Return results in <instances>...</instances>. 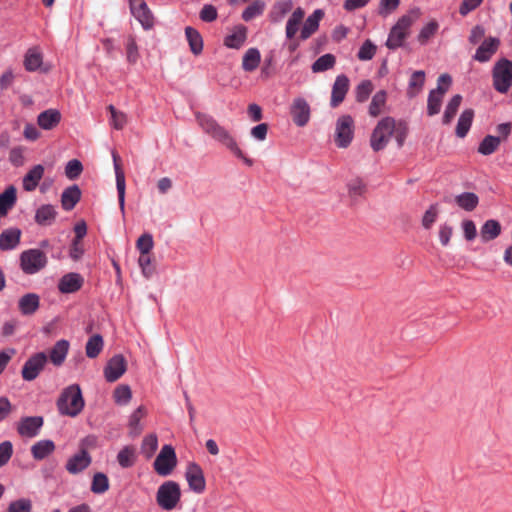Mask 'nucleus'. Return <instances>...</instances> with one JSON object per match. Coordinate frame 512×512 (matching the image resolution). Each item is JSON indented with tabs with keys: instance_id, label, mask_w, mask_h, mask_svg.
I'll return each mask as SVG.
<instances>
[{
	"instance_id": "1",
	"label": "nucleus",
	"mask_w": 512,
	"mask_h": 512,
	"mask_svg": "<svg viewBox=\"0 0 512 512\" xmlns=\"http://www.w3.org/2000/svg\"><path fill=\"white\" fill-rule=\"evenodd\" d=\"M196 120L202 131L212 140L224 146L237 158L241 159L246 165H253V160L245 156L243 151L240 149L236 138L225 126L207 114H196Z\"/></svg>"
},
{
	"instance_id": "2",
	"label": "nucleus",
	"mask_w": 512,
	"mask_h": 512,
	"mask_svg": "<svg viewBox=\"0 0 512 512\" xmlns=\"http://www.w3.org/2000/svg\"><path fill=\"white\" fill-rule=\"evenodd\" d=\"M57 406L59 412L63 415L77 416L84 408V399L80 386L72 384L66 387L57 401Z\"/></svg>"
},
{
	"instance_id": "3",
	"label": "nucleus",
	"mask_w": 512,
	"mask_h": 512,
	"mask_svg": "<svg viewBox=\"0 0 512 512\" xmlns=\"http://www.w3.org/2000/svg\"><path fill=\"white\" fill-rule=\"evenodd\" d=\"M417 18V11L410 12L400 17L390 30L386 41V46L392 50L401 47L409 35L411 26L417 20Z\"/></svg>"
},
{
	"instance_id": "4",
	"label": "nucleus",
	"mask_w": 512,
	"mask_h": 512,
	"mask_svg": "<svg viewBox=\"0 0 512 512\" xmlns=\"http://www.w3.org/2000/svg\"><path fill=\"white\" fill-rule=\"evenodd\" d=\"M181 499L180 485L172 480L162 483L156 493V502L160 508L171 511L177 507Z\"/></svg>"
},
{
	"instance_id": "5",
	"label": "nucleus",
	"mask_w": 512,
	"mask_h": 512,
	"mask_svg": "<svg viewBox=\"0 0 512 512\" xmlns=\"http://www.w3.org/2000/svg\"><path fill=\"white\" fill-rule=\"evenodd\" d=\"M493 86L499 93L505 94L512 86V61L501 58L492 69Z\"/></svg>"
},
{
	"instance_id": "6",
	"label": "nucleus",
	"mask_w": 512,
	"mask_h": 512,
	"mask_svg": "<svg viewBox=\"0 0 512 512\" xmlns=\"http://www.w3.org/2000/svg\"><path fill=\"white\" fill-rule=\"evenodd\" d=\"M395 130V119L392 117H385L381 119L374 128L371 137L370 145L374 151L383 150L388 144L390 138Z\"/></svg>"
},
{
	"instance_id": "7",
	"label": "nucleus",
	"mask_w": 512,
	"mask_h": 512,
	"mask_svg": "<svg viewBox=\"0 0 512 512\" xmlns=\"http://www.w3.org/2000/svg\"><path fill=\"white\" fill-rule=\"evenodd\" d=\"M452 84V78L448 74H442L437 81V87L430 91L427 100V113L429 116L440 112L443 98Z\"/></svg>"
},
{
	"instance_id": "8",
	"label": "nucleus",
	"mask_w": 512,
	"mask_h": 512,
	"mask_svg": "<svg viewBox=\"0 0 512 512\" xmlns=\"http://www.w3.org/2000/svg\"><path fill=\"white\" fill-rule=\"evenodd\" d=\"M21 270L28 275L36 274L46 267L48 259L40 249H28L19 257Z\"/></svg>"
},
{
	"instance_id": "9",
	"label": "nucleus",
	"mask_w": 512,
	"mask_h": 512,
	"mask_svg": "<svg viewBox=\"0 0 512 512\" xmlns=\"http://www.w3.org/2000/svg\"><path fill=\"white\" fill-rule=\"evenodd\" d=\"M176 466L177 456L175 449L169 444L164 445L153 463L155 472L160 476H169Z\"/></svg>"
},
{
	"instance_id": "10",
	"label": "nucleus",
	"mask_w": 512,
	"mask_h": 512,
	"mask_svg": "<svg viewBox=\"0 0 512 512\" xmlns=\"http://www.w3.org/2000/svg\"><path fill=\"white\" fill-rule=\"evenodd\" d=\"M354 120L350 115L340 116L335 124L334 139L337 147L347 148L354 138Z\"/></svg>"
},
{
	"instance_id": "11",
	"label": "nucleus",
	"mask_w": 512,
	"mask_h": 512,
	"mask_svg": "<svg viewBox=\"0 0 512 512\" xmlns=\"http://www.w3.org/2000/svg\"><path fill=\"white\" fill-rule=\"evenodd\" d=\"M185 480L188 483L190 490L197 494L205 491L206 480L203 469L196 462H189L185 469Z\"/></svg>"
},
{
	"instance_id": "12",
	"label": "nucleus",
	"mask_w": 512,
	"mask_h": 512,
	"mask_svg": "<svg viewBox=\"0 0 512 512\" xmlns=\"http://www.w3.org/2000/svg\"><path fill=\"white\" fill-rule=\"evenodd\" d=\"M47 356L43 352L32 355L23 365L21 374L24 380L32 381L40 374L45 364L47 363Z\"/></svg>"
},
{
	"instance_id": "13",
	"label": "nucleus",
	"mask_w": 512,
	"mask_h": 512,
	"mask_svg": "<svg viewBox=\"0 0 512 512\" xmlns=\"http://www.w3.org/2000/svg\"><path fill=\"white\" fill-rule=\"evenodd\" d=\"M132 15L139 21L144 29H150L153 26V15L148 8L145 0H129Z\"/></svg>"
},
{
	"instance_id": "14",
	"label": "nucleus",
	"mask_w": 512,
	"mask_h": 512,
	"mask_svg": "<svg viewBox=\"0 0 512 512\" xmlns=\"http://www.w3.org/2000/svg\"><path fill=\"white\" fill-rule=\"evenodd\" d=\"M500 39L497 37L486 38L480 46L476 49L473 59L480 63H485L491 60L500 47Z\"/></svg>"
},
{
	"instance_id": "15",
	"label": "nucleus",
	"mask_w": 512,
	"mask_h": 512,
	"mask_svg": "<svg viewBox=\"0 0 512 512\" xmlns=\"http://www.w3.org/2000/svg\"><path fill=\"white\" fill-rule=\"evenodd\" d=\"M290 113L293 122L299 127L305 126L310 120V106L303 98L299 97L293 100Z\"/></svg>"
},
{
	"instance_id": "16",
	"label": "nucleus",
	"mask_w": 512,
	"mask_h": 512,
	"mask_svg": "<svg viewBox=\"0 0 512 512\" xmlns=\"http://www.w3.org/2000/svg\"><path fill=\"white\" fill-rule=\"evenodd\" d=\"M127 369V363L122 355L113 356L104 368V376L108 382L118 380Z\"/></svg>"
},
{
	"instance_id": "17",
	"label": "nucleus",
	"mask_w": 512,
	"mask_h": 512,
	"mask_svg": "<svg viewBox=\"0 0 512 512\" xmlns=\"http://www.w3.org/2000/svg\"><path fill=\"white\" fill-rule=\"evenodd\" d=\"M42 426L41 416L25 417L18 422L17 431L22 437L32 438L38 435Z\"/></svg>"
},
{
	"instance_id": "18",
	"label": "nucleus",
	"mask_w": 512,
	"mask_h": 512,
	"mask_svg": "<svg viewBox=\"0 0 512 512\" xmlns=\"http://www.w3.org/2000/svg\"><path fill=\"white\" fill-rule=\"evenodd\" d=\"M91 462L90 454L82 449L67 460L65 468L70 474L75 475L88 468Z\"/></svg>"
},
{
	"instance_id": "19",
	"label": "nucleus",
	"mask_w": 512,
	"mask_h": 512,
	"mask_svg": "<svg viewBox=\"0 0 512 512\" xmlns=\"http://www.w3.org/2000/svg\"><path fill=\"white\" fill-rule=\"evenodd\" d=\"M112 158L116 177V187L118 192L119 206L122 213L125 210V175L120 165V157L116 151H112Z\"/></svg>"
},
{
	"instance_id": "20",
	"label": "nucleus",
	"mask_w": 512,
	"mask_h": 512,
	"mask_svg": "<svg viewBox=\"0 0 512 512\" xmlns=\"http://www.w3.org/2000/svg\"><path fill=\"white\" fill-rule=\"evenodd\" d=\"M62 115L57 109H47L37 116V125L46 131L55 129L61 122Z\"/></svg>"
},
{
	"instance_id": "21",
	"label": "nucleus",
	"mask_w": 512,
	"mask_h": 512,
	"mask_svg": "<svg viewBox=\"0 0 512 512\" xmlns=\"http://www.w3.org/2000/svg\"><path fill=\"white\" fill-rule=\"evenodd\" d=\"M247 40V28L244 25L234 26L224 38V45L230 49H240Z\"/></svg>"
},
{
	"instance_id": "22",
	"label": "nucleus",
	"mask_w": 512,
	"mask_h": 512,
	"mask_svg": "<svg viewBox=\"0 0 512 512\" xmlns=\"http://www.w3.org/2000/svg\"><path fill=\"white\" fill-rule=\"evenodd\" d=\"M349 89V79L345 75L336 77L332 87L331 106L337 107L345 98Z\"/></svg>"
},
{
	"instance_id": "23",
	"label": "nucleus",
	"mask_w": 512,
	"mask_h": 512,
	"mask_svg": "<svg viewBox=\"0 0 512 512\" xmlns=\"http://www.w3.org/2000/svg\"><path fill=\"white\" fill-rule=\"evenodd\" d=\"M324 16V12L321 9L315 10L309 15L300 30V38L302 40L308 39L313 35L319 28V23Z\"/></svg>"
},
{
	"instance_id": "24",
	"label": "nucleus",
	"mask_w": 512,
	"mask_h": 512,
	"mask_svg": "<svg viewBox=\"0 0 512 512\" xmlns=\"http://www.w3.org/2000/svg\"><path fill=\"white\" fill-rule=\"evenodd\" d=\"M83 284V278L78 273H68L64 275L58 283V289L61 293H74L78 291Z\"/></svg>"
},
{
	"instance_id": "25",
	"label": "nucleus",
	"mask_w": 512,
	"mask_h": 512,
	"mask_svg": "<svg viewBox=\"0 0 512 512\" xmlns=\"http://www.w3.org/2000/svg\"><path fill=\"white\" fill-rule=\"evenodd\" d=\"M69 348L70 343L67 340H58L51 348L49 353V360L51 363L57 367L61 366L67 357Z\"/></svg>"
},
{
	"instance_id": "26",
	"label": "nucleus",
	"mask_w": 512,
	"mask_h": 512,
	"mask_svg": "<svg viewBox=\"0 0 512 512\" xmlns=\"http://www.w3.org/2000/svg\"><path fill=\"white\" fill-rule=\"evenodd\" d=\"M304 17L305 11L303 8L297 7L292 11L285 27V34L288 39L295 37L296 33L299 31L300 24L303 22Z\"/></svg>"
},
{
	"instance_id": "27",
	"label": "nucleus",
	"mask_w": 512,
	"mask_h": 512,
	"mask_svg": "<svg viewBox=\"0 0 512 512\" xmlns=\"http://www.w3.org/2000/svg\"><path fill=\"white\" fill-rule=\"evenodd\" d=\"M21 231L17 228H9L0 234V250H12L20 243Z\"/></svg>"
},
{
	"instance_id": "28",
	"label": "nucleus",
	"mask_w": 512,
	"mask_h": 512,
	"mask_svg": "<svg viewBox=\"0 0 512 512\" xmlns=\"http://www.w3.org/2000/svg\"><path fill=\"white\" fill-rule=\"evenodd\" d=\"M40 306V298L35 293L23 295L18 301V307L23 315L34 314Z\"/></svg>"
},
{
	"instance_id": "29",
	"label": "nucleus",
	"mask_w": 512,
	"mask_h": 512,
	"mask_svg": "<svg viewBox=\"0 0 512 512\" xmlns=\"http://www.w3.org/2000/svg\"><path fill=\"white\" fill-rule=\"evenodd\" d=\"M44 175V167L41 164L31 168L23 178V189L25 191H33L39 184Z\"/></svg>"
},
{
	"instance_id": "30",
	"label": "nucleus",
	"mask_w": 512,
	"mask_h": 512,
	"mask_svg": "<svg viewBox=\"0 0 512 512\" xmlns=\"http://www.w3.org/2000/svg\"><path fill=\"white\" fill-rule=\"evenodd\" d=\"M293 0H277L270 11L272 22H280L291 11H293Z\"/></svg>"
},
{
	"instance_id": "31",
	"label": "nucleus",
	"mask_w": 512,
	"mask_h": 512,
	"mask_svg": "<svg viewBox=\"0 0 512 512\" xmlns=\"http://www.w3.org/2000/svg\"><path fill=\"white\" fill-rule=\"evenodd\" d=\"M17 200L16 188L14 186L7 187L2 193H0V217H4L8 214Z\"/></svg>"
},
{
	"instance_id": "32",
	"label": "nucleus",
	"mask_w": 512,
	"mask_h": 512,
	"mask_svg": "<svg viewBox=\"0 0 512 512\" xmlns=\"http://www.w3.org/2000/svg\"><path fill=\"white\" fill-rule=\"evenodd\" d=\"M81 198V191L77 185L65 189L61 195V204L64 210H72Z\"/></svg>"
},
{
	"instance_id": "33",
	"label": "nucleus",
	"mask_w": 512,
	"mask_h": 512,
	"mask_svg": "<svg viewBox=\"0 0 512 512\" xmlns=\"http://www.w3.org/2000/svg\"><path fill=\"white\" fill-rule=\"evenodd\" d=\"M43 63V56L38 47H32L27 50L24 56V67L27 71L38 70Z\"/></svg>"
},
{
	"instance_id": "34",
	"label": "nucleus",
	"mask_w": 512,
	"mask_h": 512,
	"mask_svg": "<svg viewBox=\"0 0 512 512\" xmlns=\"http://www.w3.org/2000/svg\"><path fill=\"white\" fill-rule=\"evenodd\" d=\"M261 62V53L257 48H249L242 57V69L246 72L255 71Z\"/></svg>"
},
{
	"instance_id": "35",
	"label": "nucleus",
	"mask_w": 512,
	"mask_h": 512,
	"mask_svg": "<svg viewBox=\"0 0 512 512\" xmlns=\"http://www.w3.org/2000/svg\"><path fill=\"white\" fill-rule=\"evenodd\" d=\"M501 233V225L497 220L490 219L484 222L480 229V237L483 242L496 239Z\"/></svg>"
},
{
	"instance_id": "36",
	"label": "nucleus",
	"mask_w": 512,
	"mask_h": 512,
	"mask_svg": "<svg viewBox=\"0 0 512 512\" xmlns=\"http://www.w3.org/2000/svg\"><path fill=\"white\" fill-rule=\"evenodd\" d=\"M147 415V409L145 406L141 405L137 409H135L131 415L129 416L128 426L130 429V433L134 436H137L143 430V426L141 424V420Z\"/></svg>"
},
{
	"instance_id": "37",
	"label": "nucleus",
	"mask_w": 512,
	"mask_h": 512,
	"mask_svg": "<svg viewBox=\"0 0 512 512\" xmlns=\"http://www.w3.org/2000/svg\"><path fill=\"white\" fill-rule=\"evenodd\" d=\"M55 450V444L51 440H40L31 447V453L35 460H43L52 454Z\"/></svg>"
},
{
	"instance_id": "38",
	"label": "nucleus",
	"mask_w": 512,
	"mask_h": 512,
	"mask_svg": "<svg viewBox=\"0 0 512 512\" xmlns=\"http://www.w3.org/2000/svg\"><path fill=\"white\" fill-rule=\"evenodd\" d=\"M473 118H474V110L473 109L469 108V109H465L464 111H462V113L460 114V117L458 119L456 131H455L456 135L459 138H464L467 135V133L469 132L470 127L472 125Z\"/></svg>"
},
{
	"instance_id": "39",
	"label": "nucleus",
	"mask_w": 512,
	"mask_h": 512,
	"mask_svg": "<svg viewBox=\"0 0 512 512\" xmlns=\"http://www.w3.org/2000/svg\"><path fill=\"white\" fill-rule=\"evenodd\" d=\"M454 202L459 208L471 212L477 207L479 198L473 192H464L456 195L454 197Z\"/></svg>"
},
{
	"instance_id": "40",
	"label": "nucleus",
	"mask_w": 512,
	"mask_h": 512,
	"mask_svg": "<svg viewBox=\"0 0 512 512\" xmlns=\"http://www.w3.org/2000/svg\"><path fill=\"white\" fill-rule=\"evenodd\" d=\"M185 35L190 46V50L194 55H200L203 51V39L200 33L188 26L185 28Z\"/></svg>"
},
{
	"instance_id": "41",
	"label": "nucleus",
	"mask_w": 512,
	"mask_h": 512,
	"mask_svg": "<svg viewBox=\"0 0 512 512\" xmlns=\"http://www.w3.org/2000/svg\"><path fill=\"white\" fill-rule=\"evenodd\" d=\"M57 212L50 204L40 206L35 214V221L39 225H50L56 218Z\"/></svg>"
},
{
	"instance_id": "42",
	"label": "nucleus",
	"mask_w": 512,
	"mask_h": 512,
	"mask_svg": "<svg viewBox=\"0 0 512 512\" xmlns=\"http://www.w3.org/2000/svg\"><path fill=\"white\" fill-rule=\"evenodd\" d=\"M387 101V93L384 90H380L376 92L371 100V103L369 105V115L372 117H377L380 115L386 105Z\"/></svg>"
},
{
	"instance_id": "43",
	"label": "nucleus",
	"mask_w": 512,
	"mask_h": 512,
	"mask_svg": "<svg viewBox=\"0 0 512 512\" xmlns=\"http://www.w3.org/2000/svg\"><path fill=\"white\" fill-rule=\"evenodd\" d=\"M117 461L122 468L132 467L136 462V449L133 446L123 447L117 454Z\"/></svg>"
},
{
	"instance_id": "44",
	"label": "nucleus",
	"mask_w": 512,
	"mask_h": 512,
	"mask_svg": "<svg viewBox=\"0 0 512 512\" xmlns=\"http://www.w3.org/2000/svg\"><path fill=\"white\" fill-rule=\"evenodd\" d=\"M425 82V72L415 71L409 80L407 93L410 97L416 96L423 88Z\"/></svg>"
},
{
	"instance_id": "45",
	"label": "nucleus",
	"mask_w": 512,
	"mask_h": 512,
	"mask_svg": "<svg viewBox=\"0 0 512 512\" xmlns=\"http://www.w3.org/2000/svg\"><path fill=\"white\" fill-rule=\"evenodd\" d=\"M462 102V96L459 94L454 95L445 107V111L443 114V123L450 124L455 117L460 104Z\"/></svg>"
},
{
	"instance_id": "46",
	"label": "nucleus",
	"mask_w": 512,
	"mask_h": 512,
	"mask_svg": "<svg viewBox=\"0 0 512 512\" xmlns=\"http://www.w3.org/2000/svg\"><path fill=\"white\" fill-rule=\"evenodd\" d=\"M113 399L117 405L125 406L132 399V390L129 385H118L113 391Z\"/></svg>"
},
{
	"instance_id": "47",
	"label": "nucleus",
	"mask_w": 512,
	"mask_h": 512,
	"mask_svg": "<svg viewBox=\"0 0 512 512\" xmlns=\"http://www.w3.org/2000/svg\"><path fill=\"white\" fill-rule=\"evenodd\" d=\"M157 448L158 438L156 434H148L143 438L141 443V453L146 459H150L155 454Z\"/></svg>"
},
{
	"instance_id": "48",
	"label": "nucleus",
	"mask_w": 512,
	"mask_h": 512,
	"mask_svg": "<svg viewBox=\"0 0 512 512\" xmlns=\"http://www.w3.org/2000/svg\"><path fill=\"white\" fill-rule=\"evenodd\" d=\"M500 143V137L488 135L479 144L478 152L485 156L490 155L498 149Z\"/></svg>"
},
{
	"instance_id": "49",
	"label": "nucleus",
	"mask_w": 512,
	"mask_h": 512,
	"mask_svg": "<svg viewBox=\"0 0 512 512\" xmlns=\"http://www.w3.org/2000/svg\"><path fill=\"white\" fill-rule=\"evenodd\" d=\"M110 125L116 130H122L127 124V114L117 110L113 105L108 106Z\"/></svg>"
},
{
	"instance_id": "50",
	"label": "nucleus",
	"mask_w": 512,
	"mask_h": 512,
	"mask_svg": "<svg viewBox=\"0 0 512 512\" xmlns=\"http://www.w3.org/2000/svg\"><path fill=\"white\" fill-rule=\"evenodd\" d=\"M454 234V226L449 222H442L437 228V236L440 244L447 247Z\"/></svg>"
},
{
	"instance_id": "51",
	"label": "nucleus",
	"mask_w": 512,
	"mask_h": 512,
	"mask_svg": "<svg viewBox=\"0 0 512 512\" xmlns=\"http://www.w3.org/2000/svg\"><path fill=\"white\" fill-rule=\"evenodd\" d=\"M266 4L262 0H255L242 13L244 21H250L263 14Z\"/></svg>"
},
{
	"instance_id": "52",
	"label": "nucleus",
	"mask_w": 512,
	"mask_h": 512,
	"mask_svg": "<svg viewBox=\"0 0 512 512\" xmlns=\"http://www.w3.org/2000/svg\"><path fill=\"white\" fill-rule=\"evenodd\" d=\"M103 349V339L100 335H94L86 343L85 351L89 358L97 357Z\"/></svg>"
},
{
	"instance_id": "53",
	"label": "nucleus",
	"mask_w": 512,
	"mask_h": 512,
	"mask_svg": "<svg viewBox=\"0 0 512 512\" xmlns=\"http://www.w3.org/2000/svg\"><path fill=\"white\" fill-rule=\"evenodd\" d=\"M439 216V208L437 204H432L428 207L421 219V225L425 230L432 228Z\"/></svg>"
},
{
	"instance_id": "54",
	"label": "nucleus",
	"mask_w": 512,
	"mask_h": 512,
	"mask_svg": "<svg viewBox=\"0 0 512 512\" xmlns=\"http://www.w3.org/2000/svg\"><path fill=\"white\" fill-rule=\"evenodd\" d=\"M109 489V480L104 473H96L93 476L91 491L95 494H102Z\"/></svg>"
},
{
	"instance_id": "55",
	"label": "nucleus",
	"mask_w": 512,
	"mask_h": 512,
	"mask_svg": "<svg viewBox=\"0 0 512 512\" xmlns=\"http://www.w3.org/2000/svg\"><path fill=\"white\" fill-rule=\"evenodd\" d=\"M336 59L332 54H325L319 57L312 65V71L315 73L331 69L335 65Z\"/></svg>"
},
{
	"instance_id": "56",
	"label": "nucleus",
	"mask_w": 512,
	"mask_h": 512,
	"mask_svg": "<svg viewBox=\"0 0 512 512\" xmlns=\"http://www.w3.org/2000/svg\"><path fill=\"white\" fill-rule=\"evenodd\" d=\"M374 86L370 80H364L358 84L355 89V97L357 102H365L372 93Z\"/></svg>"
},
{
	"instance_id": "57",
	"label": "nucleus",
	"mask_w": 512,
	"mask_h": 512,
	"mask_svg": "<svg viewBox=\"0 0 512 512\" xmlns=\"http://www.w3.org/2000/svg\"><path fill=\"white\" fill-rule=\"evenodd\" d=\"M126 59L130 64H135L139 59V48L133 36H128L126 40Z\"/></svg>"
},
{
	"instance_id": "58",
	"label": "nucleus",
	"mask_w": 512,
	"mask_h": 512,
	"mask_svg": "<svg viewBox=\"0 0 512 512\" xmlns=\"http://www.w3.org/2000/svg\"><path fill=\"white\" fill-rule=\"evenodd\" d=\"M153 247L154 241L150 233L142 234L136 241V248L140 254H150Z\"/></svg>"
},
{
	"instance_id": "59",
	"label": "nucleus",
	"mask_w": 512,
	"mask_h": 512,
	"mask_svg": "<svg viewBox=\"0 0 512 512\" xmlns=\"http://www.w3.org/2000/svg\"><path fill=\"white\" fill-rule=\"evenodd\" d=\"M401 0H380L378 5L377 13L382 17H387L394 13L399 5Z\"/></svg>"
},
{
	"instance_id": "60",
	"label": "nucleus",
	"mask_w": 512,
	"mask_h": 512,
	"mask_svg": "<svg viewBox=\"0 0 512 512\" xmlns=\"http://www.w3.org/2000/svg\"><path fill=\"white\" fill-rule=\"evenodd\" d=\"M377 47L371 40H366L360 47L357 57L361 61L371 60L376 54Z\"/></svg>"
},
{
	"instance_id": "61",
	"label": "nucleus",
	"mask_w": 512,
	"mask_h": 512,
	"mask_svg": "<svg viewBox=\"0 0 512 512\" xmlns=\"http://www.w3.org/2000/svg\"><path fill=\"white\" fill-rule=\"evenodd\" d=\"M32 501L28 498H20L12 501L7 509V512H31Z\"/></svg>"
},
{
	"instance_id": "62",
	"label": "nucleus",
	"mask_w": 512,
	"mask_h": 512,
	"mask_svg": "<svg viewBox=\"0 0 512 512\" xmlns=\"http://www.w3.org/2000/svg\"><path fill=\"white\" fill-rule=\"evenodd\" d=\"M83 170L81 162L77 159L70 160L65 167V175L70 180H74L79 177Z\"/></svg>"
},
{
	"instance_id": "63",
	"label": "nucleus",
	"mask_w": 512,
	"mask_h": 512,
	"mask_svg": "<svg viewBox=\"0 0 512 512\" xmlns=\"http://www.w3.org/2000/svg\"><path fill=\"white\" fill-rule=\"evenodd\" d=\"M438 29V24L435 21L427 23L420 31L418 40L421 44H426L428 40L434 36Z\"/></svg>"
},
{
	"instance_id": "64",
	"label": "nucleus",
	"mask_w": 512,
	"mask_h": 512,
	"mask_svg": "<svg viewBox=\"0 0 512 512\" xmlns=\"http://www.w3.org/2000/svg\"><path fill=\"white\" fill-rule=\"evenodd\" d=\"M461 230L463 232L464 238L471 242L475 240L477 236V228L475 223L470 219H464L461 222Z\"/></svg>"
}]
</instances>
